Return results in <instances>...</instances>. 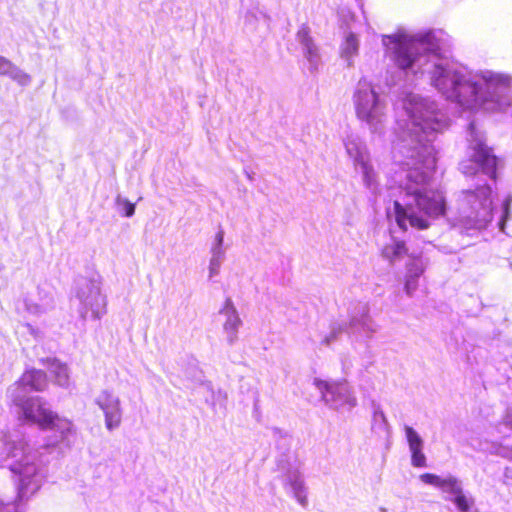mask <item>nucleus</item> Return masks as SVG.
Listing matches in <instances>:
<instances>
[{
	"mask_svg": "<svg viewBox=\"0 0 512 512\" xmlns=\"http://www.w3.org/2000/svg\"><path fill=\"white\" fill-rule=\"evenodd\" d=\"M405 110L409 123L394 145L395 153L403 159L398 160L401 170L396 173L398 195H395L393 212L402 230L408 226L423 230L446 210L443 193L431 183L437 161L432 142L449 122L429 98L411 95Z\"/></svg>",
	"mask_w": 512,
	"mask_h": 512,
	"instance_id": "f257e3e1",
	"label": "nucleus"
},
{
	"mask_svg": "<svg viewBox=\"0 0 512 512\" xmlns=\"http://www.w3.org/2000/svg\"><path fill=\"white\" fill-rule=\"evenodd\" d=\"M442 32L383 35L386 55L407 74H429L431 84L463 111H500L511 104L512 79L493 71L473 73L442 56Z\"/></svg>",
	"mask_w": 512,
	"mask_h": 512,
	"instance_id": "f03ea898",
	"label": "nucleus"
},
{
	"mask_svg": "<svg viewBox=\"0 0 512 512\" xmlns=\"http://www.w3.org/2000/svg\"><path fill=\"white\" fill-rule=\"evenodd\" d=\"M8 399L17 408L19 420L50 432L45 445L40 448L33 447L20 433H8L0 440V466L11 472L17 489L16 501L22 502L32 497L43 484L45 462L41 450L61 444L70 446L75 427L70 420L48 409L40 397Z\"/></svg>",
	"mask_w": 512,
	"mask_h": 512,
	"instance_id": "7ed1b4c3",
	"label": "nucleus"
},
{
	"mask_svg": "<svg viewBox=\"0 0 512 512\" xmlns=\"http://www.w3.org/2000/svg\"><path fill=\"white\" fill-rule=\"evenodd\" d=\"M456 202L455 221L460 228L482 230L492 221V189L486 182L477 183L474 189L462 190Z\"/></svg>",
	"mask_w": 512,
	"mask_h": 512,
	"instance_id": "20e7f679",
	"label": "nucleus"
},
{
	"mask_svg": "<svg viewBox=\"0 0 512 512\" xmlns=\"http://www.w3.org/2000/svg\"><path fill=\"white\" fill-rule=\"evenodd\" d=\"M357 119L373 134H382L387 124V103L366 78H361L352 94Z\"/></svg>",
	"mask_w": 512,
	"mask_h": 512,
	"instance_id": "39448f33",
	"label": "nucleus"
},
{
	"mask_svg": "<svg viewBox=\"0 0 512 512\" xmlns=\"http://www.w3.org/2000/svg\"><path fill=\"white\" fill-rule=\"evenodd\" d=\"M469 158L460 163V169L466 176L481 175L495 179L496 157L484 143L483 133L471 122L468 127Z\"/></svg>",
	"mask_w": 512,
	"mask_h": 512,
	"instance_id": "423d86ee",
	"label": "nucleus"
},
{
	"mask_svg": "<svg viewBox=\"0 0 512 512\" xmlns=\"http://www.w3.org/2000/svg\"><path fill=\"white\" fill-rule=\"evenodd\" d=\"M72 301L82 320L89 316L93 320H100L107 313V297L102 293L100 277L78 279Z\"/></svg>",
	"mask_w": 512,
	"mask_h": 512,
	"instance_id": "0eeeda50",
	"label": "nucleus"
},
{
	"mask_svg": "<svg viewBox=\"0 0 512 512\" xmlns=\"http://www.w3.org/2000/svg\"><path fill=\"white\" fill-rule=\"evenodd\" d=\"M343 144L347 155L353 160L356 170L361 173L365 187L376 192L378 188L377 173L370 161L364 142L358 135L350 133L343 139Z\"/></svg>",
	"mask_w": 512,
	"mask_h": 512,
	"instance_id": "6e6552de",
	"label": "nucleus"
},
{
	"mask_svg": "<svg viewBox=\"0 0 512 512\" xmlns=\"http://www.w3.org/2000/svg\"><path fill=\"white\" fill-rule=\"evenodd\" d=\"M313 384L325 404L332 409L351 410L357 405V399L345 381L330 382L315 378Z\"/></svg>",
	"mask_w": 512,
	"mask_h": 512,
	"instance_id": "1a4fd4ad",
	"label": "nucleus"
},
{
	"mask_svg": "<svg viewBox=\"0 0 512 512\" xmlns=\"http://www.w3.org/2000/svg\"><path fill=\"white\" fill-rule=\"evenodd\" d=\"M95 403L104 414L105 427L109 431L118 428L123 415L120 398L112 390L104 389L95 398Z\"/></svg>",
	"mask_w": 512,
	"mask_h": 512,
	"instance_id": "9d476101",
	"label": "nucleus"
},
{
	"mask_svg": "<svg viewBox=\"0 0 512 512\" xmlns=\"http://www.w3.org/2000/svg\"><path fill=\"white\" fill-rule=\"evenodd\" d=\"M377 331V325L369 315V308L366 304H358L351 314L347 325V333L350 337L358 340L365 337L372 338Z\"/></svg>",
	"mask_w": 512,
	"mask_h": 512,
	"instance_id": "9b49d317",
	"label": "nucleus"
},
{
	"mask_svg": "<svg viewBox=\"0 0 512 512\" xmlns=\"http://www.w3.org/2000/svg\"><path fill=\"white\" fill-rule=\"evenodd\" d=\"M48 385L46 374L37 369L25 371L20 379L7 389V397L28 396L30 391H43Z\"/></svg>",
	"mask_w": 512,
	"mask_h": 512,
	"instance_id": "f8f14e48",
	"label": "nucleus"
},
{
	"mask_svg": "<svg viewBox=\"0 0 512 512\" xmlns=\"http://www.w3.org/2000/svg\"><path fill=\"white\" fill-rule=\"evenodd\" d=\"M219 315L223 317L222 329L226 342L229 345H234L238 340V332L243 322L231 298L225 299L219 310Z\"/></svg>",
	"mask_w": 512,
	"mask_h": 512,
	"instance_id": "ddd939ff",
	"label": "nucleus"
},
{
	"mask_svg": "<svg viewBox=\"0 0 512 512\" xmlns=\"http://www.w3.org/2000/svg\"><path fill=\"white\" fill-rule=\"evenodd\" d=\"M284 487L303 508L308 506L307 487L298 469L289 470L284 479Z\"/></svg>",
	"mask_w": 512,
	"mask_h": 512,
	"instance_id": "4468645a",
	"label": "nucleus"
},
{
	"mask_svg": "<svg viewBox=\"0 0 512 512\" xmlns=\"http://www.w3.org/2000/svg\"><path fill=\"white\" fill-rule=\"evenodd\" d=\"M297 41L301 44L303 54L309 63L310 70H316L320 64V53L317 45L310 36V28L303 24L297 34Z\"/></svg>",
	"mask_w": 512,
	"mask_h": 512,
	"instance_id": "2eb2a0df",
	"label": "nucleus"
},
{
	"mask_svg": "<svg viewBox=\"0 0 512 512\" xmlns=\"http://www.w3.org/2000/svg\"><path fill=\"white\" fill-rule=\"evenodd\" d=\"M419 478L423 483L441 489L443 493L449 495L448 497H454L463 490L461 481L452 475L442 478L436 474L424 473Z\"/></svg>",
	"mask_w": 512,
	"mask_h": 512,
	"instance_id": "dca6fc26",
	"label": "nucleus"
},
{
	"mask_svg": "<svg viewBox=\"0 0 512 512\" xmlns=\"http://www.w3.org/2000/svg\"><path fill=\"white\" fill-rule=\"evenodd\" d=\"M404 430L409 450L411 452V464L414 467H426V456L422 451L424 446L423 439L420 437L417 431L410 426L406 425Z\"/></svg>",
	"mask_w": 512,
	"mask_h": 512,
	"instance_id": "f3484780",
	"label": "nucleus"
},
{
	"mask_svg": "<svg viewBox=\"0 0 512 512\" xmlns=\"http://www.w3.org/2000/svg\"><path fill=\"white\" fill-rule=\"evenodd\" d=\"M39 300L34 301L30 297L24 298L25 309L31 314H42L54 307V297L50 292L38 291Z\"/></svg>",
	"mask_w": 512,
	"mask_h": 512,
	"instance_id": "a211bd4d",
	"label": "nucleus"
},
{
	"mask_svg": "<svg viewBox=\"0 0 512 512\" xmlns=\"http://www.w3.org/2000/svg\"><path fill=\"white\" fill-rule=\"evenodd\" d=\"M359 39L356 34L349 32L345 35L340 46V56L351 67L354 64V58L359 52Z\"/></svg>",
	"mask_w": 512,
	"mask_h": 512,
	"instance_id": "6ab92c4d",
	"label": "nucleus"
},
{
	"mask_svg": "<svg viewBox=\"0 0 512 512\" xmlns=\"http://www.w3.org/2000/svg\"><path fill=\"white\" fill-rule=\"evenodd\" d=\"M0 75L8 76L22 86L31 82V77L28 74L2 56H0Z\"/></svg>",
	"mask_w": 512,
	"mask_h": 512,
	"instance_id": "aec40b11",
	"label": "nucleus"
},
{
	"mask_svg": "<svg viewBox=\"0 0 512 512\" xmlns=\"http://www.w3.org/2000/svg\"><path fill=\"white\" fill-rule=\"evenodd\" d=\"M407 253V248L403 241L393 239L391 243L384 246L382 249V256L390 263H394L404 257Z\"/></svg>",
	"mask_w": 512,
	"mask_h": 512,
	"instance_id": "412c9836",
	"label": "nucleus"
},
{
	"mask_svg": "<svg viewBox=\"0 0 512 512\" xmlns=\"http://www.w3.org/2000/svg\"><path fill=\"white\" fill-rule=\"evenodd\" d=\"M50 373L54 376L55 382L62 387L69 385V372L66 365L56 359L51 360L49 366Z\"/></svg>",
	"mask_w": 512,
	"mask_h": 512,
	"instance_id": "4be33fe9",
	"label": "nucleus"
},
{
	"mask_svg": "<svg viewBox=\"0 0 512 512\" xmlns=\"http://www.w3.org/2000/svg\"><path fill=\"white\" fill-rule=\"evenodd\" d=\"M224 244V230L219 229L215 234L214 241L210 248L211 259H220L225 260L226 249L223 246Z\"/></svg>",
	"mask_w": 512,
	"mask_h": 512,
	"instance_id": "5701e85b",
	"label": "nucleus"
},
{
	"mask_svg": "<svg viewBox=\"0 0 512 512\" xmlns=\"http://www.w3.org/2000/svg\"><path fill=\"white\" fill-rule=\"evenodd\" d=\"M447 500L453 502L459 512H470L475 503L473 497L464 493L463 490L454 497H447Z\"/></svg>",
	"mask_w": 512,
	"mask_h": 512,
	"instance_id": "b1692460",
	"label": "nucleus"
},
{
	"mask_svg": "<svg viewBox=\"0 0 512 512\" xmlns=\"http://www.w3.org/2000/svg\"><path fill=\"white\" fill-rule=\"evenodd\" d=\"M347 332V324L342 322H334L330 326V331L326 334L322 340L321 344L325 346H329L338 340L339 336L344 332Z\"/></svg>",
	"mask_w": 512,
	"mask_h": 512,
	"instance_id": "393cba45",
	"label": "nucleus"
},
{
	"mask_svg": "<svg viewBox=\"0 0 512 512\" xmlns=\"http://www.w3.org/2000/svg\"><path fill=\"white\" fill-rule=\"evenodd\" d=\"M372 428L374 430L388 432L389 430V424L387 421V418L381 409L380 405L374 404L373 405V423Z\"/></svg>",
	"mask_w": 512,
	"mask_h": 512,
	"instance_id": "a878e982",
	"label": "nucleus"
},
{
	"mask_svg": "<svg viewBox=\"0 0 512 512\" xmlns=\"http://www.w3.org/2000/svg\"><path fill=\"white\" fill-rule=\"evenodd\" d=\"M115 204L120 213L126 217H132L135 213V205L128 199L118 195L115 199Z\"/></svg>",
	"mask_w": 512,
	"mask_h": 512,
	"instance_id": "bb28decb",
	"label": "nucleus"
},
{
	"mask_svg": "<svg viewBox=\"0 0 512 512\" xmlns=\"http://www.w3.org/2000/svg\"><path fill=\"white\" fill-rule=\"evenodd\" d=\"M425 270V264L421 259H414L407 266V276L419 278Z\"/></svg>",
	"mask_w": 512,
	"mask_h": 512,
	"instance_id": "cd10ccee",
	"label": "nucleus"
},
{
	"mask_svg": "<svg viewBox=\"0 0 512 512\" xmlns=\"http://www.w3.org/2000/svg\"><path fill=\"white\" fill-rule=\"evenodd\" d=\"M224 260L220 259H211L209 260L208 266V279L213 281L216 276L220 273V268L223 264Z\"/></svg>",
	"mask_w": 512,
	"mask_h": 512,
	"instance_id": "c85d7f7f",
	"label": "nucleus"
},
{
	"mask_svg": "<svg viewBox=\"0 0 512 512\" xmlns=\"http://www.w3.org/2000/svg\"><path fill=\"white\" fill-rule=\"evenodd\" d=\"M417 288H418V278L406 275V281H405V285H404L406 294L408 296H412V294L417 290Z\"/></svg>",
	"mask_w": 512,
	"mask_h": 512,
	"instance_id": "c756f323",
	"label": "nucleus"
},
{
	"mask_svg": "<svg viewBox=\"0 0 512 512\" xmlns=\"http://www.w3.org/2000/svg\"><path fill=\"white\" fill-rule=\"evenodd\" d=\"M512 203V197L508 196L503 202V215L499 221V227L501 231H504V225L509 215L510 205Z\"/></svg>",
	"mask_w": 512,
	"mask_h": 512,
	"instance_id": "7c9ffc66",
	"label": "nucleus"
},
{
	"mask_svg": "<svg viewBox=\"0 0 512 512\" xmlns=\"http://www.w3.org/2000/svg\"><path fill=\"white\" fill-rule=\"evenodd\" d=\"M504 423L506 426L510 427L512 429V412L508 411L505 418Z\"/></svg>",
	"mask_w": 512,
	"mask_h": 512,
	"instance_id": "2f4dec72",
	"label": "nucleus"
},
{
	"mask_svg": "<svg viewBox=\"0 0 512 512\" xmlns=\"http://www.w3.org/2000/svg\"><path fill=\"white\" fill-rule=\"evenodd\" d=\"M10 504H11L10 501H4V500L0 499V512H7V509Z\"/></svg>",
	"mask_w": 512,
	"mask_h": 512,
	"instance_id": "473e14b6",
	"label": "nucleus"
},
{
	"mask_svg": "<svg viewBox=\"0 0 512 512\" xmlns=\"http://www.w3.org/2000/svg\"><path fill=\"white\" fill-rule=\"evenodd\" d=\"M504 476L506 479L512 480V468H506Z\"/></svg>",
	"mask_w": 512,
	"mask_h": 512,
	"instance_id": "72a5a7b5",
	"label": "nucleus"
}]
</instances>
